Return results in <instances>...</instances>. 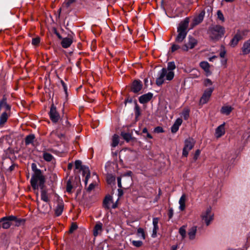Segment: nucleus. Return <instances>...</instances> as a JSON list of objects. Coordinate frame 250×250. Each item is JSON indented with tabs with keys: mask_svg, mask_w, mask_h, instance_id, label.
Instances as JSON below:
<instances>
[{
	"mask_svg": "<svg viewBox=\"0 0 250 250\" xmlns=\"http://www.w3.org/2000/svg\"><path fill=\"white\" fill-rule=\"evenodd\" d=\"M153 94L151 93H148L144 94L139 97V101L141 104H146L148 102L152 99Z\"/></svg>",
	"mask_w": 250,
	"mask_h": 250,
	"instance_id": "obj_16",
	"label": "nucleus"
},
{
	"mask_svg": "<svg viewBox=\"0 0 250 250\" xmlns=\"http://www.w3.org/2000/svg\"><path fill=\"white\" fill-rule=\"evenodd\" d=\"M31 168H32V170L34 172V173H36V172H37V170H41L40 169H38L37 167V166H36V164H35V163L32 164Z\"/></svg>",
	"mask_w": 250,
	"mask_h": 250,
	"instance_id": "obj_51",
	"label": "nucleus"
},
{
	"mask_svg": "<svg viewBox=\"0 0 250 250\" xmlns=\"http://www.w3.org/2000/svg\"><path fill=\"white\" fill-rule=\"evenodd\" d=\"M212 84L213 83L212 81L209 79L207 78L204 79L203 81V84L205 87H208V88H209L210 87L213 86Z\"/></svg>",
	"mask_w": 250,
	"mask_h": 250,
	"instance_id": "obj_36",
	"label": "nucleus"
},
{
	"mask_svg": "<svg viewBox=\"0 0 250 250\" xmlns=\"http://www.w3.org/2000/svg\"><path fill=\"white\" fill-rule=\"evenodd\" d=\"M183 121L181 118H178L174 123V124L180 126L182 124Z\"/></svg>",
	"mask_w": 250,
	"mask_h": 250,
	"instance_id": "obj_54",
	"label": "nucleus"
},
{
	"mask_svg": "<svg viewBox=\"0 0 250 250\" xmlns=\"http://www.w3.org/2000/svg\"><path fill=\"white\" fill-rule=\"evenodd\" d=\"M12 105L8 103L7 97L4 95L0 99V127H3L12 114Z\"/></svg>",
	"mask_w": 250,
	"mask_h": 250,
	"instance_id": "obj_1",
	"label": "nucleus"
},
{
	"mask_svg": "<svg viewBox=\"0 0 250 250\" xmlns=\"http://www.w3.org/2000/svg\"><path fill=\"white\" fill-rule=\"evenodd\" d=\"M40 42V38L39 37L33 38L32 40V44L35 46H38Z\"/></svg>",
	"mask_w": 250,
	"mask_h": 250,
	"instance_id": "obj_41",
	"label": "nucleus"
},
{
	"mask_svg": "<svg viewBox=\"0 0 250 250\" xmlns=\"http://www.w3.org/2000/svg\"><path fill=\"white\" fill-rule=\"evenodd\" d=\"M225 123L219 125L215 130V135L217 138H220L225 134Z\"/></svg>",
	"mask_w": 250,
	"mask_h": 250,
	"instance_id": "obj_18",
	"label": "nucleus"
},
{
	"mask_svg": "<svg viewBox=\"0 0 250 250\" xmlns=\"http://www.w3.org/2000/svg\"><path fill=\"white\" fill-rule=\"evenodd\" d=\"M73 188V186L71 184V182L70 180H69L67 182L66 184V191L68 193H71L72 191V189Z\"/></svg>",
	"mask_w": 250,
	"mask_h": 250,
	"instance_id": "obj_39",
	"label": "nucleus"
},
{
	"mask_svg": "<svg viewBox=\"0 0 250 250\" xmlns=\"http://www.w3.org/2000/svg\"><path fill=\"white\" fill-rule=\"evenodd\" d=\"M159 218H154L153 219V226H158V222H159Z\"/></svg>",
	"mask_w": 250,
	"mask_h": 250,
	"instance_id": "obj_59",
	"label": "nucleus"
},
{
	"mask_svg": "<svg viewBox=\"0 0 250 250\" xmlns=\"http://www.w3.org/2000/svg\"><path fill=\"white\" fill-rule=\"evenodd\" d=\"M119 143V137L117 134H114L112 139L111 146L113 147L118 146Z\"/></svg>",
	"mask_w": 250,
	"mask_h": 250,
	"instance_id": "obj_31",
	"label": "nucleus"
},
{
	"mask_svg": "<svg viewBox=\"0 0 250 250\" xmlns=\"http://www.w3.org/2000/svg\"><path fill=\"white\" fill-rule=\"evenodd\" d=\"M132 174V172L131 171H128L126 173L124 174L123 176H128L131 177Z\"/></svg>",
	"mask_w": 250,
	"mask_h": 250,
	"instance_id": "obj_62",
	"label": "nucleus"
},
{
	"mask_svg": "<svg viewBox=\"0 0 250 250\" xmlns=\"http://www.w3.org/2000/svg\"><path fill=\"white\" fill-rule=\"evenodd\" d=\"M232 110L233 108L231 106L227 105L222 106L220 111L221 113L228 115L231 113Z\"/></svg>",
	"mask_w": 250,
	"mask_h": 250,
	"instance_id": "obj_25",
	"label": "nucleus"
},
{
	"mask_svg": "<svg viewBox=\"0 0 250 250\" xmlns=\"http://www.w3.org/2000/svg\"><path fill=\"white\" fill-rule=\"evenodd\" d=\"M227 53L225 47L224 45H221L220 49L219 56L222 58H225Z\"/></svg>",
	"mask_w": 250,
	"mask_h": 250,
	"instance_id": "obj_37",
	"label": "nucleus"
},
{
	"mask_svg": "<svg viewBox=\"0 0 250 250\" xmlns=\"http://www.w3.org/2000/svg\"><path fill=\"white\" fill-rule=\"evenodd\" d=\"M200 66L207 73V75L210 74V65L207 62H201L200 63Z\"/></svg>",
	"mask_w": 250,
	"mask_h": 250,
	"instance_id": "obj_23",
	"label": "nucleus"
},
{
	"mask_svg": "<svg viewBox=\"0 0 250 250\" xmlns=\"http://www.w3.org/2000/svg\"><path fill=\"white\" fill-rule=\"evenodd\" d=\"M50 135L53 138H55V137L56 136L58 137L59 138H60V136L59 135V134L57 133V131H52Z\"/></svg>",
	"mask_w": 250,
	"mask_h": 250,
	"instance_id": "obj_57",
	"label": "nucleus"
},
{
	"mask_svg": "<svg viewBox=\"0 0 250 250\" xmlns=\"http://www.w3.org/2000/svg\"><path fill=\"white\" fill-rule=\"evenodd\" d=\"M5 219L8 220L9 222L11 221H14L16 223L17 226H19L21 222H24V220L23 219H18L16 216L13 215H10L7 217H4Z\"/></svg>",
	"mask_w": 250,
	"mask_h": 250,
	"instance_id": "obj_24",
	"label": "nucleus"
},
{
	"mask_svg": "<svg viewBox=\"0 0 250 250\" xmlns=\"http://www.w3.org/2000/svg\"><path fill=\"white\" fill-rule=\"evenodd\" d=\"M64 209V203L62 201H59L57 202V205L54 208L55 214L56 216H60Z\"/></svg>",
	"mask_w": 250,
	"mask_h": 250,
	"instance_id": "obj_14",
	"label": "nucleus"
},
{
	"mask_svg": "<svg viewBox=\"0 0 250 250\" xmlns=\"http://www.w3.org/2000/svg\"><path fill=\"white\" fill-rule=\"evenodd\" d=\"M242 51L243 55H247L250 53V39L244 43Z\"/></svg>",
	"mask_w": 250,
	"mask_h": 250,
	"instance_id": "obj_19",
	"label": "nucleus"
},
{
	"mask_svg": "<svg viewBox=\"0 0 250 250\" xmlns=\"http://www.w3.org/2000/svg\"><path fill=\"white\" fill-rule=\"evenodd\" d=\"M248 32L249 30L247 29H244L242 30H238L236 34L231 40L229 45L233 47L236 46L238 42L243 39L244 37L248 35Z\"/></svg>",
	"mask_w": 250,
	"mask_h": 250,
	"instance_id": "obj_5",
	"label": "nucleus"
},
{
	"mask_svg": "<svg viewBox=\"0 0 250 250\" xmlns=\"http://www.w3.org/2000/svg\"><path fill=\"white\" fill-rule=\"evenodd\" d=\"M154 132L157 133H162L164 132L163 128L161 126H157L155 128Z\"/></svg>",
	"mask_w": 250,
	"mask_h": 250,
	"instance_id": "obj_49",
	"label": "nucleus"
},
{
	"mask_svg": "<svg viewBox=\"0 0 250 250\" xmlns=\"http://www.w3.org/2000/svg\"><path fill=\"white\" fill-rule=\"evenodd\" d=\"M186 195L185 194H183L181 197H180L179 201V204L180 205L179 206V209L181 211H183L186 208Z\"/></svg>",
	"mask_w": 250,
	"mask_h": 250,
	"instance_id": "obj_22",
	"label": "nucleus"
},
{
	"mask_svg": "<svg viewBox=\"0 0 250 250\" xmlns=\"http://www.w3.org/2000/svg\"><path fill=\"white\" fill-rule=\"evenodd\" d=\"M0 222H2V227L4 229H7L11 226V223L4 217L1 219Z\"/></svg>",
	"mask_w": 250,
	"mask_h": 250,
	"instance_id": "obj_30",
	"label": "nucleus"
},
{
	"mask_svg": "<svg viewBox=\"0 0 250 250\" xmlns=\"http://www.w3.org/2000/svg\"><path fill=\"white\" fill-rule=\"evenodd\" d=\"M137 234L138 235H140L141 236V238L143 239H145L146 236H145V231H144V230L143 229H142L141 228H139L137 229Z\"/></svg>",
	"mask_w": 250,
	"mask_h": 250,
	"instance_id": "obj_38",
	"label": "nucleus"
},
{
	"mask_svg": "<svg viewBox=\"0 0 250 250\" xmlns=\"http://www.w3.org/2000/svg\"><path fill=\"white\" fill-rule=\"evenodd\" d=\"M190 110L188 108H185L182 113V116L185 120H187L189 117Z\"/></svg>",
	"mask_w": 250,
	"mask_h": 250,
	"instance_id": "obj_32",
	"label": "nucleus"
},
{
	"mask_svg": "<svg viewBox=\"0 0 250 250\" xmlns=\"http://www.w3.org/2000/svg\"><path fill=\"white\" fill-rule=\"evenodd\" d=\"M159 229L158 226H153V231L151 236L153 238H155L157 236V232Z\"/></svg>",
	"mask_w": 250,
	"mask_h": 250,
	"instance_id": "obj_44",
	"label": "nucleus"
},
{
	"mask_svg": "<svg viewBox=\"0 0 250 250\" xmlns=\"http://www.w3.org/2000/svg\"><path fill=\"white\" fill-rule=\"evenodd\" d=\"M186 226H183L179 229V233L181 235L182 238L183 239L186 236Z\"/></svg>",
	"mask_w": 250,
	"mask_h": 250,
	"instance_id": "obj_34",
	"label": "nucleus"
},
{
	"mask_svg": "<svg viewBox=\"0 0 250 250\" xmlns=\"http://www.w3.org/2000/svg\"><path fill=\"white\" fill-rule=\"evenodd\" d=\"M111 204H112L111 206L112 208H117L116 204H114L113 202L112 196L109 195H106L103 201V207L106 209H109L110 208Z\"/></svg>",
	"mask_w": 250,
	"mask_h": 250,
	"instance_id": "obj_11",
	"label": "nucleus"
},
{
	"mask_svg": "<svg viewBox=\"0 0 250 250\" xmlns=\"http://www.w3.org/2000/svg\"><path fill=\"white\" fill-rule=\"evenodd\" d=\"M200 75V72L198 71H196L195 73L190 74V77L192 78H198Z\"/></svg>",
	"mask_w": 250,
	"mask_h": 250,
	"instance_id": "obj_55",
	"label": "nucleus"
},
{
	"mask_svg": "<svg viewBox=\"0 0 250 250\" xmlns=\"http://www.w3.org/2000/svg\"><path fill=\"white\" fill-rule=\"evenodd\" d=\"M169 73V71H167V69H166V68H162L158 74V77L156 80V83L158 86H160L162 84L164 83L165 81H170L172 80L174 77H172L171 78L168 79L167 78L168 76L167 74Z\"/></svg>",
	"mask_w": 250,
	"mask_h": 250,
	"instance_id": "obj_6",
	"label": "nucleus"
},
{
	"mask_svg": "<svg viewBox=\"0 0 250 250\" xmlns=\"http://www.w3.org/2000/svg\"><path fill=\"white\" fill-rule=\"evenodd\" d=\"M179 128V126L174 124L171 126V131L172 133H176L178 130Z\"/></svg>",
	"mask_w": 250,
	"mask_h": 250,
	"instance_id": "obj_46",
	"label": "nucleus"
},
{
	"mask_svg": "<svg viewBox=\"0 0 250 250\" xmlns=\"http://www.w3.org/2000/svg\"><path fill=\"white\" fill-rule=\"evenodd\" d=\"M83 166L82 165V162L80 160H76L75 162V167L76 169H81Z\"/></svg>",
	"mask_w": 250,
	"mask_h": 250,
	"instance_id": "obj_43",
	"label": "nucleus"
},
{
	"mask_svg": "<svg viewBox=\"0 0 250 250\" xmlns=\"http://www.w3.org/2000/svg\"><path fill=\"white\" fill-rule=\"evenodd\" d=\"M103 224L101 223H98L94 227L93 230V235L94 236H97L99 232L102 230Z\"/></svg>",
	"mask_w": 250,
	"mask_h": 250,
	"instance_id": "obj_26",
	"label": "nucleus"
},
{
	"mask_svg": "<svg viewBox=\"0 0 250 250\" xmlns=\"http://www.w3.org/2000/svg\"><path fill=\"white\" fill-rule=\"evenodd\" d=\"M202 219L205 221L207 226L209 225L210 222L213 219V214L210 209L208 208L206 212L202 215Z\"/></svg>",
	"mask_w": 250,
	"mask_h": 250,
	"instance_id": "obj_12",
	"label": "nucleus"
},
{
	"mask_svg": "<svg viewBox=\"0 0 250 250\" xmlns=\"http://www.w3.org/2000/svg\"><path fill=\"white\" fill-rule=\"evenodd\" d=\"M115 181V177L112 175H108L107 176V181L108 184H111Z\"/></svg>",
	"mask_w": 250,
	"mask_h": 250,
	"instance_id": "obj_48",
	"label": "nucleus"
},
{
	"mask_svg": "<svg viewBox=\"0 0 250 250\" xmlns=\"http://www.w3.org/2000/svg\"><path fill=\"white\" fill-rule=\"evenodd\" d=\"M132 244L134 247H136L137 248H139V247H141L143 245V242L141 241L133 240L132 241Z\"/></svg>",
	"mask_w": 250,
	"mask_h": 250,
	"instance_id": "obj_40",
	"label": "nucleus"
},
{
	"mask_svg": "<svg viewBox=\"0 0 250 250\" xmlns=\"http://www.w3.org/2000/svg\"><path fill=\"white\" fill-rule=\"evenodd\" d=\"M73 166V165L72 164V163H69L68 165V169H72V167Z\"/></svg>",
	"mask_w": 250,
	"mask_h": 250,
	"instance_id": "obj_63",
	"label": "nucleus"
},
{
	"mask_svg": "<svg viewBox=\"0 0 250 250\" xmlns=\"http://www.w3.org/2000/svg\"><path fill=\"white\" fill-rule=\"evenodd\" d=\"M121 136L127 142H129L131 139V135L129 133L121 132Z\"/></svg>",
	"mask_w": 250,
	"mask_h": 250,
	"instance_id": "obj_35",
	"label": "nucleus"
},
{
	"mask_svg": "<svg viewBox=\"0 0 250 250\" xmlns=\"http://www.w3.org/2000/svg\"><path fill=\"white\" fill-rule=\"evenodd\" d=\"M117 182H118V186L119 188H122L121 185V177H118L117 178Z\"/></svg>",
	"mask_w": 250,
	"mask_h": 250,
	"instance_id": "obj_61",
	"label": "nucleus"
},
{
	"mask_svg": "<svg viewBox=\"0 0 250 250\" xmlns=\"http://www.w3.org/2000/svg\"><path fill=\"white\" fill-rule=\"evenodd\" d=\"M205 15V11H201L200 14L196 17L194 18L193 20L194 25H197L201 23Z\"/></svg>",
	"mask_w": 250,
	"mask_h": 250,
	"instance_id": "obj_20",
	"label": "nucleus"
},
{
	"mask_svg": "<svg viewBox=\"0 0 250 250\" xmlns=\"http://www.w3.org/2000/svg\"><path fill=\"white\" fill-rule=\"evenodd\" d=\"M227 59L225 58L221 61V63L224 66L225 68L227 67Z\"/></svg>",
	"mask_w": 250,
	"mask_h": 250,
	"instance_id": "obj_60",
	"label": "nucleus"
},
{
	"mask_svg": "<svg viewBox=\"0 0 250 250\" xmlns=\"http://www.w3.org/2000/svg\"><path fill=\"white\" fill-rule=\"evenodd\" d=\"M217 14L218 19H219L222 21H224L225 19H224V15H223L222 12L220 10H218L217 11Z\"/></svg>",
	"mask_w": 250,
	"mask_h": 250,
	"instance_id": "obj_45",
	"label": "nucleus"
},
{
	"mask_svg": "<svg viewBox=\"0 0 250 250\" xmlns=\"http://www.w3.org/2000/svg\"><path fill=\"white\" fill-rule=\"evenodd\" d=\"M198 42L192 36H189L188 42L182 46L181 49L184 51H188L189 49H193L197 44Z\"/></svg>",
	"mask_w": 250,
	"mask_h": 250,
	"instance_id": "obj_10",
	"label": "nucleus"
},
{
	"mask_svg": "<svg viewBox=\"0 0 250 250\" xmlns=\"http://www.w3.org/2000/svg\"><path fill=\"white\" fill-rule=\"evenodd\" d=\"M214 89V87L213 86H211L204 90L200 100L199 103L200 104H204L209 101Z\"/></svg>",
	"mask_w": 250,
	"mask_h": 250,
	"instance_id": "obj_8",
	"label": "nucleus"
},
{
	"mask_svg": "<svg viewBox=\"0 0 250 250\" xmlns=\"http://www.w3.org/2000/svg\"><path fill=\"white\" fill-rule=\"evenodd\" d=\"M176 68V66L174 62H170L167 63V67L166 69L169 71L167 74V78L168 79L171 78L172 77H174V72L173 70Z\"/></svg>",
	"mask_w": 250,
	"mask_h": 250,
	"instance_id": "obj_15",
	"label": "nucleus"
},
{
	"mask_svg": "<svg viewBox=\"0 0 250 250\" xmlns=\"http://www.w3.org/2000/svg\"><path fill=\"white\" fill-rule=\"evenodd\" d=\"M182 47H181L179 45L176 44V43H173L172 44L171 47V51L172 52H174L175 51L181 48Z\"/></svg>",
	"mask_w": 250,
	"mask_h": 250,
	"instance_id": "obj_42",
	"label": "nucleus"
},
{
	"mask_svg": "<svg viewBox=\"0 0 250 250\" xmlns=\"http://www.w3.org/2000/svg\"><path fill=\"white\" fill-rule=\"evenodd\" d=\"M42 189L41 194V199L45 202H49V199L46 190L44 189L43 188H42V189Z\"/></svg>",
	"mask_w": 250,
	"mask_h": 250,
	"instance_id": "obj_28",
	"label": "nucleus"
},
{
	"mask_svg": "<svg viewBox=\"0 0 250 250\" xmlns=\"http://www.w3.org/2000/svg\"><path fill=\"white\" fill-rule=\"evenodd\" d=\"M61 83L62 85L64 91H65V93L66 94L67 90L66 84L64 83V82L62 80H61Z\"/></svg>",
	"mask_w": 250,
	"mask_h": 250,
	"instance_id": "obj_58",
	"label": "nucleus"
},
{
	"mask_svg": "<svg viewBox=\"0 0 250 250\" xmlns=\"http://www.w3.org/2000/svg\"><path fill=\"white\" fill-rule=\"evenodd\" d=\"M168 215L169 219L172 218L173 215V210L172 208H169L168 209Z\"/></svg>",
	"mask_w": 250,
	"mask_h": 250,
	"instance_id": "obj_53",
	"label": "nucleus"
},
{
	"mask_svg": "<svg viewBox=\"0 0 250 250\" xmlns=\"http://www.w3.org/2000/svg\"><path fill=\"white\" fill-rule=\"evenodd\" d=\"M96 185V184L94 183L90 184L87 188V191L88 192H90L95 188Z\"/></svg>",
	"mask_w": 250,
	"mask_h": 250,
	"instance_id": "obj_47",
	"label": "nucleus"
},
{
	"mask_svg": "<svg viewBox=\"0 0 250 250\" xmlns=\"http://www.w3.org/2000/svg\"><path fill=\"white\" fill-rule=\"evenodd\" d=\"M73 42L72 39L70 38H64L62 39L61 42V45L63 48H67L69 47Z\"/></svg>",
	"mask_w": 250,
	"mask_h": 250,
	"instance_id": "obj_21",
	"label": "nucleus"
},
{
	"mask_svg": "<svg viewBox=\"0 0 250 250\" xmlns=\"http://www.w3.org/2000/svg\"><path fill=\"white\" fill-rule=\"evenodd\" d=\"M200 153H201V151L199 149H197L196 150L194 155V157H193V159L195 161H196L198 159V158L200 154Z\"/></svg>",
	"mask_w": 250,
	"mask_h": 250,
	"instance_id": "obj_50",
	"label": "nucleus"
},
{
	"mask_svg": "<svg viewBox=\"0 0 250 250\" xmlns=\"http://www.w3.org/2000/svg\"><path fill=\"white\" fill-rule=\"evenodd\" d=\"M49 116L51 121L54 123H58L61 119L60 115L54 104L51 105Z\"/></svg>",
	"mask_w": 250,
	"mask_h": 250,
	"instance_id": "obj_9",
	"label": "nucleus"
},
{
	"mask_svg": "<svg viewBox=\"0 0 250 250\" xmlns=\"http://www.w3.org/2000/svg\"><path fill=\"white\" fill-rule=\"evenodd\" d=\"M208 33L211 40L218 41L224 36L225 29L220 25H215L209 28Z\"/></svg>",
	"mask_w": 250,
	"mask_h": 250,
	"instance_id": "obj_4",
	"label": "nucleus"
},
{
	"mask_svg": "<svg viewBox=\"0 0 250 250\" xmlns=\"http://www.w3.org/2000/svg\"><path fill=\"white\" fill-rule=\"evenodd\" d=\"M177 247L176 246H173L171 248V250H177Z\"/></svg>",
	"mask_w": 250,
	"mask_h": 250,
	"instance_id": "obj_64",
	"label": "nucleus"
},
{
	"mask_svg": "<svg viewBox=\"0 0 250 250\" xmlns=\"http://www.w3.org/2000/svg\"><path fill=\"white\" fill-rule=\"evenodd\" d=\"M43 158L47 162H51L54 157L51 154L46 152H44L43 153Z\"/></svg>",
	"mask_w": 250,
	"mask_h": 250,
	"instance_id": "obj_33",
	"label": "nucleus"
},
{
	"mask_svg": "<svg viewBox=\"0 0 250 250\" xmlns=\"http://www.w3.org/2000/svg\"><path fill=\"white\" fill-rule=\"evenodd\" d=\"M80 170L82 171L83 175V176H85V179H84V183H85V185H86L88 183V179L90 176V172L89 168L84 166H83V167H82V168L80 169Z\"/></svg>",
	"mask_w": 250,
	"mask_h": 250,
	"instance_id": "obj_17",
	"label": "nucleus"
},
{
	"mask_svg": "<svg viewBox=\"0 0 250 250\" xmlns=\"http://www.w3.org/2000/svg\"><path fill=\"white\" fill-rule=\"evenodd\" d=\"M44 183L45 177L41 170H37L36 173H33L30 180V183L34 189H38L39 187L41 189H42L44 187Z\"/></svg>",
	"mask_w": 250,
	"mask_h": 250,
	"instance_id": "obj_3",
	"label": "nucleus"
},
{
	"mask_svg": "<svg viewBox=\"0 0 250 250\" xmlns=\"http://www.w3.org/2000/svg\"><path fill=\"white\" fill-rule=\"evenodd\" d=\"M189 20L186 18L183 21H182L177 28L178 35L175 39L176 43H181L186 38L187 35V28L188 26Z\"/></svg>",
	"mask_w": 250,
	"mask_h": 250,
	"instance_id": "obj_2",
	"label": "nucleus"
},
{
	"mask_svg": "<svg viewBox=\"0 0 250 250\" xmlns=\"http://www.w3.org/2000/svg\"><path fill=\"white\" fill-rule=\"evenodd\" d=\"M35 135L33 134H29L27 135L25 138V144L26 145H28L33 142L35 139Z\"/></svg>",
	"mask_w": 250,
	"mask_h": 250,
	"instance_id": "obj_29",
	"label": "nucleus"
},
{
	"mask_svg": "<svg viewBox=\"0 0 250 250\" xmlns=\"http://www.w3.org/2000/svg\"><path fill=\"white\" fill-rule=\"evenodd\" d=\"M17 165L16 164L13 163L8 169L7 171L9 172H11L13 171L15 167H17Z\"/></svg>",
	"mask_w": 250,
	"mask_h": 250,
	"instance_id": "obj_52",
	"label": "nucleus"
},
{
	"mask_svg": "<svg viewBox=\"0 0 250 250\" xmlns=\"http://www.w3.org/2000/svg\"><path fill=\"white\" fill-rule=\"evenodd\" d=\"M142 83L140 80H135L133 81L131 86V91L134 93L139 92L142 88Z\"/></svg>",
	"mask_w": 250,
	"mask_h": 250,
	"instance_id": "obj_13",
	"label": "nucleus"
},
{
	"mask_svg": "<svg viewBox=\"0 0 250 250\" xmlns=\"http://www.w3.org/2000/svg\"><path fill=\"white\" fill-rule=\"evenodd\" d=\"M77 228L78 227L76 224H73L71 226V228L69 229V231L71 233H72L74 230H76L77 229Z\"/></svg>",
	"mask_w": 250,
	"mask_h": 250,
	"instance_id": "obj_56",
	"label": "nucleus"
},
{
	"mask_svg": "<svg viewBox=\"0 0 250 250\" xmlns=\"http://www.w3.org/2000/svg\"><path fill=\"white\" fill-rule=\"evenodd\" d=\"M197 231V227L195 226L192 227L190 228L188 232V235L190 240H193L195 238V234Z\"/></svg>",
	"mask_w": 250,
	"mask_h": 250,
	"instance_id": "obj_27",
	"label": "nucleus"
},
{
	"mask_svg": "<svg viewBox=\"0 0 250 250\" xmlns=\"http://www.w3.org/2000/svg\"><path fill=\"white\" fill-rule=\"evenodd\" d=\"M195 145V141L191 138L186 139L184 142V146L183 149L182 155L183 156L187 157L189 151L191 150L194 147Z\"/></svg>",
	"mask_w": 250,
	"mask_h": 250,
	"instance_id": "obj_7",
	"label": "nucleus"
}]
</instances>
